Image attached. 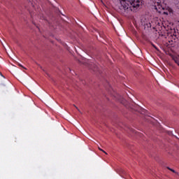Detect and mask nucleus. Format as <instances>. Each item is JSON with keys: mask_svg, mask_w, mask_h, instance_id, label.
<instances>
[{"mask_svg": "<svg viewBox=\"0 0 179 179\" xmlns=\"http://www.w3.org/2000/svg\"><path fill=\"white\" fill-rule=\"evenodd\" d=\"M103 153H105L106 155H107V152H106V151H102Z\"/></svg>", "mask_w": 179, "mask_h": 179, "instance_id": "ddd939ff", "label": "nucleus"}, {"mask_svg": "<svg viewBox=\"0 0 179 179\" xmlns=\"http://www.w3.org/2000/svg\"><path fill=\"white\" fill-rule=\"evenodd\" d=\"M46 1H48V2L49 3H52V1H54V0H46Z\"/></svg>", "mask_w": 179, "mask_h": 179, "instance_id": "1a4fd4ad", "label": "nucleus"}, {"mask_svg": "<svg viewBox=\"0 0 179 179\" xmlns=\"http://www.w3.org/2000/svg\"><path fill=\"white\" fill-rule=\"evenodd\" d=\"M99 150H100L101 152H103V149H101V148H99Z\"/></svg>", "mask_w": 179, "mask_h": 179, "instance_id": "f8f14e48", "label": "nucleus"}, {"mask_svg": "<svg viewBox=\"0 0 179 179\" xmlns=\"http://www.w3.org/2000/svg\"><path fill=\"white\" fill-rule=\"evenodd\" d=\"M90 69H92L94 72H97L99 71V67L94 64L93 67H90Z\"/></svg>", "mask_w": 179, "mask_h": 179, "instance_id": "7ed1b4c3", "label": "nucleus"}, {"mask_svg": "<svg viewBox=\"0 0 179 179\" xmlns=\"http://www.w3.org/2000/svg\"><path fill=\"white\" fill-rule=\"evenodd\" d=\"M73 106L76 107V110H78V111H80V110H79V108H78L76 105H73Z\"/></svg>", "mask_w": 179, "mask_h": 179, "instance_id": "9b49d317", "label": "nucleus"}, {"mask_svg": "<svg viewBox=\"0 0 179 179\" xmlns=\"http://www.w3.org/2000/svg\"><path fill=\"white\" fill-rule=\"evenodd\" d=\"M69 71H71V69H69Z\"/></svg>", "mask_w": 179, "mask_h": 179, "instance_id": "4468645a", "label": "nucleus"}, {"mask_svg": "<svg viewBox=\"0 0 179 179\" xmlns=\"http://www.w3.org/2000/svg\"><path fill=\"white\" fill-rule=\"evenodd\" d=\"M29 5H31V6H32L33 8H34V4L33 3L29 2Z\"/></svg>", "mask_w": 179, "mask_h": 179, "instance_id": "6e6552de", "label": "nucleus"}, {"mask_svg": "<svg viewBox=\"0 0 179 179\" xmlns=\"http://www.w3.org/2000/svg\"><path fill=\"white\" fill-rule=\"evenodd\" d=\"M18 66H21V68H23L24 69H26V68H24V67L23 66V65H22V64H19Z\"/></svg>", "mask_w": 179, "mask_h": 179, "instance_id": "0eeeda50", "label": "nucleus"}, {"mask_svg": "<svg viewBox=\"0 0 179 179\" xmlns=\"http://www.w3.org/2000/svg\"><path fill=\"white\" fill-rule=\"evenodd\" d=\"M123 3H125L124 6V9H128L129 5L130 6H133V8H139L142 5V0H124Z\"/></svg>", "mask_w": 179, "mask_h": 179, "instance_id": "f257e3e1", "label": "nucleus"}, {"mask_svg": "<svg viewBox=\"0 0 179 179\" xmlns=\"http://www.w3.org/2000/svg\"><path fill=\"white\" fill-rule=\"evenodd\" d=\"M174 62H176V64H177L179 66V60L178 58L176 57L173 59Z\"/></svg>", "mask_w": 179, "mask_h": 179, "instance_id": "39448f33", "label": "nucleus"}, {"mask_svg": "<svg viewBox=\"0 0 179 179\" xmlns=\"http://www.w3.org/2000/svg\"><path fill=\"white\" fill-rule=\"evenodd\" d=\"M154 2V6H152V9H155L159 13H162V10H164V7L163 6V3H162V0H152Z\"/></svg>", "mask_w": 179, "mask_h": 179, "instance_id": "f03ea898", "label": "nucleus"}, {"mask_svg": "<svg viewBox=\"0 0 179 179\" xmlns=\"http://www.w3.org/2000/svg\"><path fill=\"white\" fill-rule=\"evenodd\" d=\"M168 169L170 170L171 171H172L173 173H177V172H176V171H174L172 169H170L169 167H168Z\"/></svg>", "mask_w": 179, "mask_h": 179, "instance_id": "423d86ee", "label": "nucleus"}, {"mask_svg": "<svg viewBox=\"0 0 179 179\" xmlns=\"http://www.w3.org/2000/svg\"><path fill=\"white\" fill-rule=\"evenodd\" d=\"M152 47H154V48H155V50H157V47H156V46L155 45V44H152Z\"/></svg>", "mask_w": 179, "mask_h": 179, "instance_id": "9d476101", "label": "nucleus"}, {"mask_svg": "<svg viewBox=\"0 0 179 179\" xmlns=\"http://www.w3.org/2000/svg\"><path fill=\"white\" fill-rule=\"evenodd\" d=\"M48 23L50 26H52V27H54V29H55V26L54 25V24H52V22H48V21H46V24Z\"/></svg>", "mask_w": 179, "mask_h": 179, "instance_id": "20e7f679", "label": "nucleus"}]
</instances>
